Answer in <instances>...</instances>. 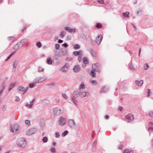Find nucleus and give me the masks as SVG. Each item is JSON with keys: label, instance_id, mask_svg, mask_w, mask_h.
Returning a JSON list of instances; mask_svg holds the SVG:
<instances>
[{"label": "nucleus", "instance_id": "26", "mask_svg": "<svg viewBox=\"0 0 153 153\" xmlns=\"http://www.w3.org/2000/svg\"><path fill=\"white\" fill-rule=\"evenodd\" d=\"M94 71L93 70H92L90 73V75L92 77H94L95 76V74Z\"/></svg>", "mask_w": 153, "mask_h": 153}, {"label": "nucleus", "instance_id": "35", "mask_svg": "<svg viewBox=\"0 0 153 153\" xmlns=\"http://www.w3.org/2000/svg\"><path fill=\"white\" fill-rule=\"evenodd\" d=\"M39 80H40V79H39V77L36 78H35V79L33 82H34V83L35 84H36V83H40L39 82Z\"/></svg>", "mask_w": 153, "mask_h": 153}, {"label": "nucleus", "instance_id": "61", "mask_svg": "<svg viewBox=\"0 0 153 153\" xmlns=\"http://www.w3.org/2000/svg\"><path fill=\"white\" fill-rule=\"evenodd\" d=\"M10 39L13 41L14 40V37L13 36H10L9 37Z\"/></svg>", "mask_w": 153, "mask_h": 153}, {"label": "nucleus", "instance_id": "40", "mask_svg": "<svg viewBox=\"0 0 153 153\" xmlns=\"http://www.w3.org/2000/svg\"><path fill=\"white\" fill-rule=\"evenodd\" d=\"M35 84L34 82L30 84L29 85V86L30 88H33L35 85Z\"/></svg>", "mask_w": 153, "mask_h": 153}, {"label": "nucleus", "instance_id": "43", "mask_svg": "<svg viewBox=\"0 0 153 153\" xmlns=\"http://www.w3.org/2000/svg\"><path fill=\"white\" fill-rule=\"evenodd\" d=\"M97 2L98 3L101 4H105L104 3V0H97Z\"/></svg>", "mask_w": 153, "mask_h": 153}, {"label": "nucleus", "instance_id": "14", "mask_svg": "<svg viewBox=\"0 0 153 153\" xmlns=\"http://www.w3.org/2000/svg\"><path fill=\"white\" fill-rule=\"evenodd\" d=\"M74 54L75 56H82L83 54V52L81 51H75L74 52Z\"/></svg>", "mask_w": 153, "mask_h": 153}, {"label": "nucleus", "instance_id": "50", "mask_svg": "<svg viewBox=\"0 0 153 153\" xmlns=\"http://www.w3.org/2000/svg\"><path fill=\"white\" fill-rule=\"evenodd\" d=\"M149 115L150 117H153V111H150L149 113Z\"/></svg>", "mask_w": 153, "mask_h": 153}, {"label": "nucleus", "instance_id": "51", "mask_svg": "<svg viewBox=\"0 0 153 153\" xmlns=\"http://www.w3.org/2000/svg\"><path fill=\"white\" fill-rule=\"evenodd\" d=\"M82 56H79L78 57V60L79 62H81V61L82 60Z\"/></svg>", "mask_w": 153, "mask_h": 153}, {"label": "nucleus", "instance_id": "49", "mask_svg": "<svg viewBox=\"0 0 153 153\" xmlns=\"http://www.w3.org/2000/svg\"><path fill=\"white\" fill-rule=\"evenodd\" d=\"M39 79H40L39 80V82H42L43 81H44L45 80V79L42 77H39Z\"/></svg>", "mask_w": 153, "mask_h": 153}, {"label": "nucleus", "instance_id": "56", "mask_svg": "<svg viewBox=\"0 0 153 153\" xmlns=\"http://www.w3.org/2000/svg\"><path fill=\"white\" fill-rule=\"evenodd\" d=\"M20 98L18 96H16L15 97V101L16 102L18 101L19 100Z\"/></svg>", "mask_w": 153, "mask_h": 153}, {"label": "nucleus", "instance_id": "19", "mask_svg": "<svg viewBox=\"0 0 153 153\" xmlns=\"http://www.w3.org/2000/svg\"><path fill=\"white\" fill-rule=\"evenodd\" d=\"M80 70V66L79 65H75L73 68V71L75 72H77Z\"/></svg>", "mask_w": 153, "mask_h": 153}, {"label": "nucleus", "instance_id": "63", "mask_svg": "<svg viewBox=\"0 0 153 153\" xmlns=\"http://www.w3.org/2000/svg\"><path fill=\"white\" fill-rule=\"evenodd\" d=\"M54 101L56 102H58L59 101V100L58 99L56 98L55 99Z\"/></svg>", "mask_w": 153, "mask_h": 153}, {"label": "nucleus", "instance_id": "12", "mask_svg": "<svg viewBox=\"0 0 153 153\" xmlns=\"http://www.w3.org/2000/svg\"><path fill=\"white\" fill-rule=\"evenodd\" d=\"M102 39V37L101 35L98 34L96 39L95 42L96 43L100 44Z\"/></svg>", "mask_w": 153, "mask_h": 153}, {"label": "nucleus", "instance_id": "23", "mask_svg": "<svg viewBox=\"0 0 153 153\" xmlns=\"http://www.w3.org/2000/svg\"><path fill=\"white\" fill-rule=\"evenodd\" d=\"M136 83L139 86H141L143 83V81L142 80H140V81L136 80Z\"/></svg>", "mask_w": 153, "mask_h": 153}, {"label": "nucleus", "instance_id": "27", "mask_svg": "<svg viewBox=\"0 0 153 153\" xmlns=\"http://www.w3.org/2000/svg\"><path fill=\"white\" fill-rule=\"evenodd\" d=\"M83 62L84 64H87L88 63V59L86 57H84L83 59Z\"/></svg>", "mask_w": 153, "mask_h": 153}, {"label": "nucleus", "instance_id": "54", "mask_svg": "<svg viewBox=\"0 0 153 153\" xmlns=\"http://www.w3.org/2000/svg\"><path fill=\"white\" fill-rule=\"evenodd\" d=\"M40 67H39V68H38V72H40L41 71H42H42H44V68H42L41 69V70H40V69H40Z\"/></svg>", "mask_w": 153, "mask_h": 153}, {"label": "nucleus", "instance_id": "30", "mask_svg": "<svg viewBox=\"0 0 153 153\" xmlns=\"http://www.w3.org/2000/svg\"><path fill=\"white\" fill-rule=\"evenodd\" d=\"M79 88L80 89H83L85 88L84 84L83 82H82L81 84L79 85Z\"/></svg>", "mask_w": 153, "mask_h": 153}, {"label": "nucleus", "instance_id": "15", "mask_svg": "<svg viewBox=\"0 0 153 153\" xmlns=\"http://www.w3.org/2000/svg\"><path fill=\"white\" fill-rule=\"evenodd\" d=\"M80 95L79 92L78 91H74L73 94V99H76Z\"/></svg>", "mask_w": 153, "mask_h": 153}, {"label": "nucleus", "instance_id": "62", "mask_svg": "<svg viewBox=\"0 0 153 153\" xmlns=\"http://www.w3.org/2000/svg\"><path fill=\"white\" fill-rule=\"evenodd\" d=\"M34 101V100H33L30 102V104L32 105L33 106V102Z\"/></svg>", "mask_w": 153, "mask_h": 153}, {"label": "nucleus", "instance_id": "47", "mask_svg": "<svg viewBox=\"0 0 153 153\" xmlns=\"http://www.w3.org/2000/svg\"><path fill=\"white\" fill-rule=\"evenodd\" d=\"M25 106L26 107H27L29 108H31L32 107V106L30 104H28L27 103L25 105Z\"/></svg>", "mask_w": 153, "mask_h": 153}, {"label": "nucleus", "instance_id": "18", "mask_svg": "<svg viewBox=\"0 0 153 153\" xmlns=\"http://www.w3.org/2000/svg\"><path fill=\"white\" fill-rule=\"evenodd\" d=\"M149 128L148 131H153V123L150 122L149 123Z\"/></svg>", "mask_w": 153, "mask_h": 153}, {"label": "nucleus", "instance_id": "45", "mask_svg": "<svg viewBox=\"0 0 153 153\" xmlns=\"http://www.w3.org/2000/svg\"><path fill=\"white\" fill-rule=\"evenodd\" d=\"M96 27L98 28H101L102 27L100 23H97L96 25Z\"/></svg>", "mask_w": 153, "mask_h": 153}, {"label": "nucleus", "instance_id": "28", "mask_svg": "<svg viewBox=\"0 0 153 153\" xmlns=\"http://www.w3.org/2000/svg\"><path fill=\"white\" fill-rule=\"evenodd\" d=\"M73 48L74 49H77L80 48V46L78 44H75L73 45Z\"/></svg>", "mask_w": 153, "mask_h": 153}, {"label": "nucleus", "instance_id": "4", "mask_svg": "<svg viewBox=\"0 0 153 153\" xmlns=\"http://www.w3.org/2000/svg\"><path fill=\"white\" fill-rule=\"evenodd\" d=\"M37 131V129L35 128H31L26 131V134L29 136L31 135L35 134Z\"/></svg>", "mask_w": 153, "mask_h": 153}, {"label": "nucleus", "instance_id": "52", "mask_svg": "<svg viewBox=\"0 0 153 153\" xmlns=\"http://www.w3.org/2000/svg\"><path fill=\"white\" fill-rule=\"evenodd\" d=\"M147 97H149L150 96V90L149 89H147Z\"/></svg>", "mask_w": 153, "mask_h": 153}, {"label": "nucleus", "instance_id": "29", "mask_svg": "<svg viewBox=\"0 0 153 153\" xmlns=\"http://www.w3.org/2000/svg\"><path fill=\"white\" fill-rule=\"evenodd\" d=\"M87 93L85 91L82 92L81 93V96L82 97H85L86 96Z\"/></svg>", "mask_w": 153, "mask_h": 153}, {"label": "nucleus", "instance_id": "5", "mask_svg": "<svg viewBox=\"0 0 153 153\" xmlns=\"http://www.w3.org/2000/svg\"><path fill=\"white\" fill-rule=\"evenodd\" d=\"M69 67V64L68 63H66L60 69V71L63 72H66L68 70Z\"/></svg>", "mask_w": 153, "mask_h": 153}, {"label": "nucleus", "instance_id": "13", "mask_svg": "<svg viewBox=\"0 0 153 153\" xmlns=\"http://www.w3.org/2000/svg\"><path fill=\"white\" fill-rule=\"evenodd\" d=\"M97 65L96 64H94L92 65V68L95 71L97 72H100L101 71V69L100 68H97L96 67Z\"/></svg>", "mask_w": 153, "mask_h": 153}, {"label": "nucleus", "instance_id": "2", "mask_svg": "<svg viewBox=\"0 0 153 153\" xmlns=\"http://www.w3.org/2000/svg\"><path fill=\"white\" fill-rule=\"evenodd\" d=\"M64 111V108L63 107H56L53 109V113L54 115L59 116Z\"/></svg>", "mask_w": 153, "mask_h": 153}, {"label": "nucleus", "instance_id": "21", "mask_svg": "<svg viewBox=\"0 0 153 153\" xmlns=\"http://www.w3.org/2000/svg\"><path fill=\"white\" fill-rule=\"evenodd\" d=\"M108 90L106 86H104L102 89L100 91L101 93H105Z\"/></svg>", "mask_w": 153, "mask_h": 153}, {"label": "nucleus", "instance_id": "53", "mask_svg": "<svg viewBox=\"0 0 153 153\" xmlns=\"http://www.w3.org/2000/svg\"><path fill=\"white\" fill-rule=\"evenodd\" d=\"M130 68L131 70H134L135 69L134 66L132 64L130 65Z\"/></svg>", "mask_w": 153, "mask_h": 153}, {"label": "nucleus", "instance_id": "39", "mask_svg": "<svg viewBox=\"0 0 153 153\" xmlns=\"http://www.w3.org/2000/svg\"><path fill=\"white\" fill-rule=\"evenodd\" d=\"M65 33V32L64 31H62L61 32V33L60 34V37H61V38H62L64 36Z\"/></svg>", "mask_w": 153, "mask_h": 153}, {"label": "nucleus", "instance_id": "58", "mask_svg": "<svg viewBox=\"0 0 153 153\" xmlns=\"http://www.w3.org/2000/svg\"><path fill=\"white\" fill-rule=\"evenodd\" d=\"M62 45L65 48H67L68 46L67 43H66L62 44Z\"/></svg>", "mask_w": 153, "mask_h": 153}, {"label": "nucleus", "instance_id": "25", "mask_svg": "<svg viewBox=\"0 0 153 153\" xmlns=\"http://www.w3.org/2000/svg\"><path fill=\"white\" fill-rule=\"evenodd\" d=\"M133 151L132 150L128 149H126L124 152V153H133Z\"/></svg>", "mask_w": 153, "mask_h": 153}, {"label": "nucleus", "instance_id": "60", "mask_svg": "<svg viewBox=\"0 0 153 153\" xmlns=\"http://www.w3.org/2000/svg\"><path fill=\"white\" fill-rule=\"evenodd\" d=\"M62 96L64 98H65V99H67L68 97L66 94H62Z\"/></svg>", "mask_w": 153, "mask_h": 153}, {"label": "nucleus", "instance_id": "17", "mask_svg": "<svg viewBox=\"0 0 153 153\" xmlns=\"http://www.w3.org/2000/svg\"><path fill=\"white\" fill-rule=\"evenodd\" d=\"M50 103L49 100L48 99L44 100L42 102V104L45 105H48Z\"/></svg>", "mask_w": 153, "mask_h": 153}, {"label": "nucleus", "instance_id": "31", "mask_svg": "<svg viewBox=\"0 0 153 153\" xmlns=\"http://www.w3.org/2000/svg\"><path fill=\"white\" fill-rule=\"evenodd\" d=\"M21 42H22V44H24V45H26L27 44V39H24L21 40Z\"/></svg>", "mask_w": 153, "mask_h": 153}, {"label": "nucleus", "instance_id": "64", "mask_svg": "<svg viewBox=\"0 0 153 153\" xmlns=\"http://www.w3.org/2000/svg\"><path fill=\"white\" fill-rule=\"evenodd\" d=\"M123 108L122 107H119L118 108V110L121 111L123 109Z\"/></svg>", "mask_w": 153, "mask_h": 153}, {"label": "nucleus", "instance_id": "46", "mask_svg": "<svg viewBox=\"0 0 153 153\" xmlns=\"http://www.w3.org/2000/svg\"><path fill=\"white\" fill-rule=\"evenodd\" d=\"M68 133V131L66 130L62 134V135L63 136H65Z\"/></svg>", "mask_w": 153, "mask_h": 153}, {"label": "nucleus", "instance_id": "16", "mask_svg": "<svg viewBox=\"0 0 153 153\" xmlns=\"http://www.w3.org/2000/svg\"><path fill=\"white\" fill-rule=\"evenodd\" d=\"M88 51H89L92 56L94 57H95L96 56V52L93 51L91 48H89L88 49Z\"/></svg>", "mask_w": 153, "mask_h": 153}, {"label": "nucleus", "instance_id": "44", "mask_svg": "<svg viewBox=\"0 0 153 153\" xmlns=\"http://www.w3.org/2000/svg\"><path fill=\"white\" fill-rule=\"evenodd\" d=\"M59 45L58 44H56L55 45V48L56 50H59Z\"/></svg>", "mask_w": 153, "mask_h": 153}, {"label": "nucleus", "instance_id": "8", "mask_svg": "<svg viewBox=\"0 0 153 153\" xmlns=\"http://www.w3.org/2000/svg\"><path fill=\"white\" fill-rule=\"evenodd\" d=\"M133 119V116L131 114H129L125 117L126 121L128 123L131 122L132 121Z\"/></svg>", "mask_w": 153, "mask_h": 153}, {"label": "nucleus", "instance_id": "6", "mask_svg": "<svg viewBox=\"0 0 153 153\" xmlns=\"http://www.w3.org/2000/svg\"><path fill=\"white\" fill-rule=\"evenodd\" d=\"M68 125L72 128H74L76 127V124L74 120L73 119H70L68 120Z\"/></svg>", "mask_w": 153, "mask_h": 153}, {"label": "nucleus", "instance_id": "9", "mask_svg": "<svg viewBox=\"0 0 153 153\" xmlns=\"http://www.w3.org/2000/svg\"><path fill=\"white\" fill-rule=\"evenodd\" d=\"M59 124L61 126H63L65 124V120L62 117H60L58 121Z\"/></svg>", "mask_w": 153, "mask_h": 153}, {"label": "nucleus", "instance_id": "22", "mask_svg": "<svg viewBox=\"0 0 153 153\" xmlns=\"http://www.w3.org/2000/svg\"><path fill=\"white\" fill-rule=\"evenodd\" d=\"M129 14L130 13L128 12H126L123 13V16L126 18H129Z\"/></svg>", "mask_w": 153, "mask_h": 153}, {"label": "nucleus", "instance_id": "33", "mask_svg": "<svg viewBox=\"0 0 153 153\" xmlns=\"http://www.w3.org/2000/svg\"><path fill=\"white\" fill-rule=\"evenodd\" d=\"M16 84H12L10 85L9 88L8 89V91H10L11 89L13 88L15 86Z\"/></svg>", "mask_w": 153, "mask_h": 153}, {"label": "nucleus", "instance_id": "3", "mask_svg": "<svg viewBox=\"0 0 153 153\" xmlns=\"http://www.w3.org/2000/svg\"><path fill=\"white\" fill-rule=\"evenodd\" d=\"M19 126L16 124L11 125L10 127V131L14 133H16L18 130Z\"/></svg>", "mask_w": 153, "mask_h": 153}, {"label": "nucleus", "instance_id": "32", "mask_svg": "<svg viewBox=\"0 0 153 153\" xmlns=\"http://www.w3.org/2000/svg\"><path fill=\"white\" fill-rule=\"evenodd\" d=\"M47 63L48 64H51L52 63V61L51 58H48L47 59Z\"/></svg>", "mask_w": 153, "mask_h": 153}, {"label": "nucleus", "instance_id": "11", "mask_svg": "<svg viewBox=\"0 0 153 153\" xmlns=\"http://www.w3.org/2000/svg\"><path fill=\"white\" fill-rule=\"evenodd\" d=\"M28 88H25L22 86H19L17 88L18 91H21L23 92V94L25 93L27 91Z\"/></svg>", "mask_w": 153, "mask_h": 153}, {"label": "nucleus", "instance_id": "37", "mask_svg": "<svg viewBox=\"0 0 153 153\" xmlns=\"http://www.w3.org/2000/svg\"><path fill=\"white\" fill-rule=\"evenodd\" d=\"M42 140L43 142H44V143H46L47 142L48 139L47 137H43V138L42 139Z\"/></svg>", "mask_w": 153, "mask_h": 153}, {"label": "nucleus", "instance_id": "41", "mask_svg": "<svg viewBox=\"0 0 153 153\" xmlns=\"http://www.w3.org/2000/svg\"><path fill=\"white\" fill-rule=\"evenodd\" d=\"M60 134L59 133V132H57L55 133V137L56 138H58L59 137H60Z\"/></svg>", "mask_w": 153, "mask_h": 153}, {"label": "nucleus", "instance_id": "34", "mask_svg": "<svg viewBox=\"0 0 153 153\" xmlns=\"http://www.w3.org/2000/svg\"><path fill=\"white\" fill-rule=\"evenodd\" d=\"M143 67L144 69L147 70L149 68V66L148 64L146 63L144 65Z\"/></svg>", "mask_w": 153, "mask_h": 153}, {"label": "nucleus", "instance_id": "38", "mask_svg": "<svg viewBox=\"0 0 153 153\" xmlns=\"http://www.w3.org/2000/svg\"><path fill=\"white\" fill-rule=\"evenodd\" d=\"M50 151L52 153H54L56 152V149L53 147L52 148L50 149Z\"/></svg>", "mask_w": 153, "mask_h": 153}, {"label": "nucleus", "instance_id": "48", "mask_svg": "<svg viewBox=\"0 0 153 153\" xmlns=\"http://www.w3.org/2000/svg\"><path fill=\"white\" fill-rule=\"evenodd\" d=\"M36 45L38 47L40 48L41 47L42 44L40 42H38L36 43Z\"/></svg>", "mask_w": 153, "mask_h": 153}, {"label": "nucleus", "instance_id": "42", "mask_svg": "<svg viewBox=\"0 0 153 153\" xmlns=\"http://www.w3.org/2000/svg\"><path fill=\"white\" fill-rule=\"evenodd\" d=\"M25 123L28 126L30 125V121L29 120H26L25 121Z\"/></svg>", "mask_w": 153, "mask_h": 153}, {"label": "nucleus", "instance_id": "1", "mask_svg": "<svg viewBox=\"0 0 153 153\" xmlns=\"http://www.w3.org/2000/svg\"><path fill=\"white\" fill-rule=\"evenodd\" d=\"M17 145L21 147H25L27 145V142L25 139L23 138L18 139L16 141Z\"/></svg>", "mask_w": 153, "mask_h": 153}, {"label": "nucleus", "instance_id": "20", "mask_svg": "<svg viewBox=\"0 0 153 153\" xmlns=\"http://www.w3.org/2000/svg\"><path fill=\"white\" fill-rule=\"evenodd\" d=\"M67 50L66 49H64L62 51V53L59 54V56H62L66 55L67 53Z\"/></svg>", "mask_w": 153, "mask_h": 153}, {"label": "nucleus", "instance_id": "59", "mask_svg": "<svg viewBox=\"0 0 153 153\" xmlns=\"http://www.w3.org/2000/svg\"><path fill=\"white\" fill-rule=\"evenodd\" d=\"M91 83L93 84L94 85L97 84L95 80H92L91 81Z\"/></svg>", "mask_w": 153, "mask_h": 153}, {"label": "nucleus", "instance_id": "7", "mask_svg": "<svg viewBox=\"0 0 153 153\" xmlns=\"http://www.w3.org/2000/svg\"><path fill=\"white\" fill-rule=\"evenodd\" d=\"M22 42L19 41L14 46L13 48L14 50H16L20 49L24 45L23 44H22Z\"/></svg>", "mask_w": 153, "mask_h": 153}, {"label": "nucleus", "instance_id": "57", "mask_svg": "<svg viewBox=\"0 0 153 153\" xmlns=\"http://www.w3.org/2000/svg\"><path fill=\"white\" fill-rule=\"evenodd\" d=\"M142 11V10L141 9H139L137 10V14H138L140 13H141Z\"/></svg>", "mask_w": 153, "mask_h": 153}, {"label": "nucleus", "instance_id": "55", "mask_svg": "<svg viewBox=\"0 0 153 153\" xmlns=\"http://www.w3.org/2000/svg\"><path fill=\"white\" fill-rule=\"evenodd\" d=\"M1 90H2L3 91L4 89L5 88V85L4 84H3L1 86Z\"/></svg>", "mask_w": 153, "mask_h": 153}, {"label": "nucleus", "instance_id": "10", "mask_svg": "<svg viewBox=\"0 0 153 153\" xmlns=\"http://www.w3.org/2000/svg\"><path fill=\"white\" fill-rule=\"evenodd\" d=\"M64 29L65 30L67 31L69 33H75L76 30L75 28L71 29L69 27H65Z\"/></svg>", "mask_w": 153, "mask_h": 153}, {"label": "nucleus", "instance_id": "24", "mask_svg": "<svg viewBox=\"0 0 153 153\" xmlns=\"http://www.w3.org/2000/svg\"><path fill=\"white\" fill-rule=\"evenodd\" d=\"M17 61H15L13 64V66L12 69V70L13 71H14L16 70L17 65Z\"/></svg>", "mask_w": 153, "mask_h": 153}, {"label": "nucleus", "instance_id": "36", "mask_svg": "<svg viewBox=\"0 0 153 153\" xmlns=\"http://www.w3.org/2000/svg\"><path fill=\"white\" fill-rule=\"evenodd\" d=\"M73 60V58L72 57H67L66 58V60L68 62H71Z\"/></svg>", "mask_w": 153, "mask_h": 153}]
</instances>
